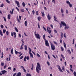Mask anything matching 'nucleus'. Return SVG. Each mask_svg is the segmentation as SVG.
<instances>
[{
	"label": "nucleus",
	"instance_id": "nucleus-3",
	"mask_svg": "<svg viewBox=\"0 0 76 76\" xmlns=\"http://www.w3.org/2000/svg\"><path fill=\"white\" fill-rule=\"evenodd\" d=\"M51 45V48L52 50H55V45H54L53 43H51L50 44Z\"/></svg>",
	"mask_w": 76,
	"mask_h": 76
},
{
	"label": "nucleus",
	"instance_id": "nucleus-24",
	"mask_svg": "<svg viewBox=\"0 0 76 76\" xmlns=\"http://www.w3.org/2000/svg\"><path fill=\"white\" fill-rule=\"evenodd\" d=\"M22 5L23 6V7H25V5H26V4H25V2H23L22 4Z\"/></svg>",
	"mask_w": 76,
	"mask_h": 76
},
{
	"label": "nucleus",
	"instance_id": "nucleus-39",
	"mask_svg": "<svg viewBox=\"0 0 76 76\" xmlns=\"http://www.w3.org/2000/svg\"><path fill=\"white\" fill-rule=\"evenodd\" d=\"M26 56L24 58V60L25 61H26Z\"/></svg>",
	"mask_w": 76,
	"mask_h": 76
},
{
	"label": "nucleus",
	"instance_id": "nucleus-11",
	"mask_svg": "<svg viewBox=\"0 0 76 76\" xmlns=\"http://www.w3.org/2000/svg\"><path fill=\"white\" fill-rule=\"evenodd\" d=\"M1 72L2 75H4V74H5V73H7V71L5 70H2L1 71Z\"/></svg>",
	"mask_w": 76,
	"mask_h": 76
},
{
	"label": "nucleus",
	"instance_id": "nucleus-60",
	"mask_svg": "<svg viewBox=\"0 0 76 76\" xmlns=\"http://www.w3.org/2000/svg\"><path fill=\"white\" fill-rule=\"evenodd\" d=\"M50 1H51L50 0H48V4H49V3H50Z\"/></svg>",
	"mask_w": 76,
	"mask_h": 76
},
{
	"label": "nucleus",
	"instance_id": "nucleus-13",
	"mask_svg": "<svg viewBox=\"0 0 76 76\" xmlns=\"http://www.w3.org/2000/svg\"><path fill=\"white\" fill-rule=\"evenodd\" d=\"M21 76V73L19 72L16 75V76Z\"/></svg>",
	"mask_w": 76,
	"mask_h": 76
},
{
	"label": "nucleus",
	"instance_id": "nucleus-59",
	"mask_svg": "<svg viewBox=\"0 0 76 76\" xmlns=\"http://www.w3.org/2000/svg\"><path fill=\"white\" fill-rule=\"evenodd\" d=\"M21 67L23 69V70L24 69H25V68H24V67H23V66H21Z\"/></svg>",
	"mask_w": 76,
	"mask_h": 76
},
{
	"label": "nucleus",
	"instance_id": "nucleus-53",
	"mask_svg": "<svg viewBox=\"0 0 76 76\" xmlns=\"http://www.w3.org/2000/svg\"><path fill=\"white\" fill-rule=\"evenodd\" d=\"M15 8L16 9H17V10H18V12H19V8H18V7H16Z\"/></svg>",
	"mask_w": 76,
	"mask_h": 76
},
{
	"label": "nucleus",
	"instance_id": "nucleus-38",
	"mask_svg": "<svg viewBox=\"0 0 76 76\" xmlns=\"http://www.w3.org/2000/svg\"><path fill=\"white\" fill-rule=\"evenodd\" d=\"M52 3H53L54 4H56V2H55V0H52Z\"/></svg>",
	"mask_w": 76,
	"mask_h": 76
},
{
	"label": "nucleus",
	"instance_id": "nucleus-22",
	"mask_svg": "<svg viewBox=\"0 0 76 76\" xmlns=\"http://www.w3.org/2000/svg\"><path fill=\"white\" fill-rule=\"evenodd\" d=\"M37 19L39 21H40V20H41V17H38L37 18Z\"/></svg>",
	"mask_w": 76,
	"mask_h": 76
},
{
	"label": "nucleus",
	"instance_id": "nucleus-56",
	"mask_svg": "<svg viewBox=\"0 0 76 76\" xmlns=\"http://www.w3.org/2000/svg\"><path fill=\"white\" fill-rule=\"evenodd\" d=\"M3 18L4 19V20L5 22H6V18L4 17Z\"/></svg>",
	"mask_w": 76,
	"mask_h": 76
},
{
	"label": "nucleus",
	"instance_id": "nucleus-50",
	"mask_svg": "<svg viewBox=\"0 0 76 76\" xmlns=\"http://www.w3.org/2000/svg\"><path fill=\"white\" fill-rule=\"evenodd\" d=\"M6 1H7V3H10V1H9L8 0H6Z\"/></svg>",
	"mask_w": 76,
	"mask_h": 76
},
{
	"label": "nucleus",
	"instance_id": "nucleus-17",
	"mask_svg": "<svg viewBox=\"0 0 76 76\" xmlns=\"http://www.w3.org/2000/svg\"><path fill=\"white\" fill-rule=\"evenodd\" d=\"M42 16H45V14H44V12H42Z\"/></svg>",
	"mask_w": 76,
	"mask_h": 76
},
{
	"label": "nucleus",
	"instance_id": "nucleus-44",
	"mask_svg": "<svg viewBox=\"0 0 76 76\" xmlns=\"http://www.w3.org/2000/svg\"><path fill=\"white\" fill-rule=\"evenodd\" d=\"M21 11L22 12H24V10L23 9H21Z\"/></svg>",
	"mask_w": 76,
	"mask_h": 76
},
{
	"label": "nucleus",
	"instance_id": "nucleus-47",
	"mask_svg": "<svg viewBox=\"0 0 76 76\" xmlns=\"http://www.w3.org/2000/svg\"><path fill=\"white\" fill-rule=\"evenodd\" d=\"M54 43L55 44H56V45H58V44L57 42H56V41H53Z\"/></svg>",
	"mask_w": 76,
	"mask_h": 76
},
{
	"label": "nucleus",
	"instance_id": "nucleus-42",
	"mask_svg": "<svg viewBox=\"0 0 76 76\" xmlns=\"http://www.w3.org/2000/svg\"><path fill=\"white\" fill-rule=\"evenodd\" d=\"M6 33L7 35H9V31H7Z\"/></svg>",
	"mask_w": 76,
	"mask_h": 76
},
{
	"label": "nucleus",
	"instance_id": "nucleus-6",
	"mask_svg": "<svg viewBox=\"0 0 76 76\" xmlns=\"http://www.w3.org/2000/svg\"><path fill=\"white\" fill-rule=\"evenodd\" d=\"M50 29H51V28H50L49 27L47 28V31L49 34H50L52 31Z\"/></svg>",
	"mask_w": 76,
	"mask_h": 76
},
{
	"label": "nucleus",
	"instance_id": "nucleus-20",
	"mask_svg": "<svg viewBox=\"0 0 76 76\" xmlns=\"http://www.w3.org/2000/svg\"><path fill=\"white\" fill-rule=\"evenodd\" d=\"M24 25L26 26H27V21H25Z\"/></svg>",
	"mask_w": 76,
	"mask_h": 76
},
{
	"label": "nucleus",
	"instance_id": "nucleus-61",
	"mask_svg": "<svg viewBox=\"0 0 76 76\" xmlns=\"http://www.w3.org/2000/svg\"><path fill=\"white\" fill-rule=\"evenodd\" d=\"M36 15H38V11H36Z\"/></svg>",
	"mask_w": 76,
	"mask_h": 76
},
{
	"label": "nucleus",
	"instance_id": "nucleus-12",
	"mask_svg": "<svg viewBox=\"0 0 76 76\" xmlns=\"http://www.w3.org/2000/svg\"><path fill=\"white\" fill-rule=\"evenodd\" d=\"M53 17L54 18V20L56 21V22H58V21H57V20H56V19H57V18H56V17L55 16H54Z\"/></svg>",
	"mask_w": 76,
	"mask_h": 76
},
{
	"label": "nucleus",
	"instance_id": "nucleus-58",
	"mask_svg": "<svg viewBox=\"0 0 76 76\" xmlns=\"http://www.w3.org/2000/svg\"><path fill=\"white\" fill-rule=\"evenodd\" d=\"M52 56L54 58L56 59V56L54 55H53Z\"/></svg>",
	"mask_w": 76,
	"mask_h": 76
},
{
	"label": "nucleus",
	"instance_id": "nucleus-55",
	"mask_svg": "<svg viewBox=\"0 0 76 76\" xmlns=\"http://www.w3.org/2000/svg\"><path fill=\"white\" fill-rule=\"evenodd\" d=\"M26 59L28 60L29 59V56H27L26 57Z\"/></svg>",
	"mask_w": 76,
	"mask_h": 76
},
{
	"label": "nucleus",
	"instance_id": "nucleus-27",
	"mask_svg": "<svg viewBox=\"0 0 76 76\" xmlns=\"http://www.w3.org/2000/svg\"><path fill=\"white\" fill-rule=\"evenodd\" d=\"M31 70L34 69V64H32V67L31 68Z\"/></svg>",
	"mask_w": 76,
	"mask_h": 76
},
{
	"label": "nucleus",
	"instance_id": "nucleus-25",
	"mask_svg": "<svg viewBox=\"0 0 76 76\" xmlns=\"http://www.w3.org/2000/svg\"><path fill=\"white\" fill-rule=\"evenodd\" d=\"M61 57L62 58H63L64 59V60H65V57H64V56L63 55L61 54Z\"/></svg>",
	"mask_w": 76,
	"mask_h": 76
},
{
	"label": "nucleus",
	"instance_id": "nucleus-43",
	"mask_svg": "<svg viewBox=\"0 0 76 76\" xmlns=\"http://www.w3.org/2000/svg\"><path fill=\"white\" fill-rule=\"evenodd\" d=\"M10 13L11 14V15H12L13 13V12L12 11H10Z\"/></svg>",
	"mask_w": 76,
	"mask_h": 76
},
{
	"label": "nucleus",
	"instance_id": "nucleus-10",
	"mask_svg": "<svg viewBox=\"0 0 76 76\" xmlns=\"http://www.w3.org/2000/svg\"><path fill=\"white\" fill-rule=\"evenodd\" d=\"M45 45L46 46H49V43H48V40H45Z\"/></svg>",
	"mask_w": 76,
	"mask_h": 76
},
{
	"label": "nucleus",
	"instance_id": "nucleus-4",
	"mask_svg": "<svg viewBox=\"0 0 76 76\" xmlns=\"http://www.w3.org/2000/svg\"><path fill=\"white\" fill-rule=\"evenodd\" d=\"M13 34L14 35V38H16V32H14L13 33L12 32L11 33V35L12 37L13 36Z\"/></svg>",
	"mask_w": 76,
	"mask_h": 76
},
{
	"label": "nucleus",
	"instance_id": "nucleus-48",
	"mask_svg": "<svg viewBox=\"0 0 76 76\" xmlns=\"http://www.w3.org/2000/svg\"><path fill=\"white\" fill-rule=\"evenodd\" d=\"M37 56L38 57H40V55H39L38 53H37Z\"/></svg>",
	"mask_w": 76,
	"mask_h": 76
},
{
	"label": "nucleus",
	"instance_id": "nucleus-30",
	"mask_svg": "<svg viewBox=\"0 0 76 76\" xmlns=\"http://www.w3.org/2000/svg\"><path fill=\"white\" fill-rule=\"evenodd\" d=\"M15 29L16 31V32H18V29L16 27H15Z\"/></svg>",
	"mask_w": 76,
	"mask_h": 76
},
{
	"label": "nucleus",
	"instance_id": "nucleus-40",
	"mask_svg": "<svg viewBox=\"0 0 76 76\" xmlns=\"http://www.w3.org/2000/svg\"><path fill=\"white\" fill-rule=\"evenodd\" d=\"M4 6V4H2L0 6L1 7H3V6Z\"/></svg>",
	"mask_w": 76,
	"mask_h": 76
},
{
	"label": "nucleus",
	"instance_id": "nucleus-23",
	"mask_svg": "<svg viewBox=\"0 0 76 76\" xmlns=\"http://www.w3.org/2000/svg\"><path fill=\"white\" fill-rule=\"evenodd\" d=\"M0 34L1 36H3V33H2V32L1 30H0Z\"/></svg>",
	"mask_w": 76,
	"mask_h": 76
},
{
	"label": "nucleus",
	"instance_id": "nucleus-15",
	"mask_svg": "<svg viewBox=\"0 0 76 76\" xmlns=\"http://www.w3.org/2000/svg\"><path fill=\"white\" fill-rule=\"evenodd\" d=\"M61 39H62V38H63V34L62 32H61Z\"/></svg>",
	"mask_w": 76,
	"mask_h": 76
},
{
	"label": "nucleus",
	"instance_id": "nucleus-21",
	"mask_svg": "<svg viewBox=\"0 0 76 76\" xmlns=\"http://www.w3.org/2000/svg\"><path fill=\"white\" fill-rule=\"evenodd\" d=\"M61 11L62 13H64V10L63 9V8L61 9Z\"/></svg>",
	"mask_w": 76,
	"mask_h": 76
},
{
	"label": "nucleus",
	"instance_id": "nucleus-36",
	"mask_svg": "<svg viewBox=\"0 0 76 76\" xmlns=\"http://www.w3.org/2000/svg\"><path fill=\"white\" fill-rule=\"evenodd\" d=\"M6 31V30H4V29H3V32L4 34H5Z\"/></svg>",
	"mask_w": 76,
	"mask_h": 76
},
{
	"label": "nucleus",
	"instance_id": "nucleus-2",
	"mask_svg": "<svg viewBox=\"0 0 76 76\" xmlns=\"http://www.w3.org/2000/svg\"><path fill=\"white\" fill-rule=\"evenodd\" d=\"M61 23L63 26H65V28L64 29H69V26H66V24L64 22H62V21H61Z\"/></svg>",
	"mask_w": 76,
	"mask_h": 76
},
{
	"label": "nucleus",
	"instance_id": "nucleus-32",
	"mask_svg": "<svg viewBox=\"0 0 76 76\" xmlns=\"http://www.w3.org/2000/svg\"><path fill=\"white\" fill-rule=\"evenodd\" d=\"M61 51H64V48H63V47H61Z\"/></svg>",
	"mask_w": 76,
	"mask_h": 76
},
{
	"label": "nucleus",
	"instance_id": "nucleus-29",
	"mask_svg": "<svg viewBox=\"0 0 76 76\" xmlns=\"http://www.w3.org/2000/svg\"><path fill=\"white\" fill-rule=\"evenodd\" d=\"M8 18L9 19H10V15H8Z\"/></svg>",
	"mask_w": 76,
	"mask_h": 76
},
{
	"label": "nucleus",
	"instance_id": "nucleus-9",
	"mask_svg": "<svg viewBox=\"0 0 76 76\" xmlns=\"http://www.w3.org/2000/svg\"><path fill=\"white\" fill-rule=\"evenodd\" d=\"M15 3H16V4H17V5L18 7H20V5H19V1H15Z\"/></svg>",
	"mask_w": 76,
	"mask_h": 76
},
{
	"label": "nucleus",
	"instance_id": "nucleus-1",
	"mask_svg": "<svg viewBox=\"0 0 76 76\" xmlns=\"http://www.w3.org/2000/svg\"><path fill=\"white\" fill-rule=\"evenodd\" d=\"M37 67H36V71L37 73H39V71H40L41 70V65L39 64V63L38 62L37 63Z\"/></svg>",
	"mask_w": 76,
	"mask_h": 76
},
{
	"label": "nucleus",
	"instance_id": "nucleus-37",
	"mask_svg": "<svg viewBox=\"0 0 76 76\" xmlns=\"http://www.w3.org/2000/svg\"><path fill=\"white\" fill-rule=\"evenodd\" d=\"M15 53L16 54H18L19 53V52L17 51L16 50H15Z\"/></svg>",
	"mask_w": 76,
	"mask_h": 76
},
{
	"label": "nucleus",
	"instance_id": "nucleus-63",
	"mask_svg": "<svg viewBox=\"0 0 76 76\" xmlns=\"http://www.w3.org/2000/svg\"><path fill=\"white\" fill-rule=\"evenodd\" d=\"M23 70L24 72H26V70L25 69H23Z\"/></svg>",
	"mask_w": 76,
	"mask_h": 76
},
{
	"label": "nucleus",
	"instance_id": "nucleus-41",
	"mask_svg": "<svg viewBox=\"0 0 76 76\" xmlns=\"http://www.w3.org/2000/svg\"><path fill=\"white\" fill-rule=\"evenodd\" d=\"M74 75L75 76H76V72L75 71L74 72V73H73Z\"/></svg>",
	"mask_w": 76,
	"mask_h": 76
},
{
	"label": "nucleus",
	"instance_id": "nucleus-57",
	"mask_svg": "<svg viewBox=\"0 0 76 76\" xmlns=\"http://www.w3.org/2000/svg\"><path fill=\"white\" fill-rule=\"evenodd\" d=\"M60 24V28H61L62 27V25L61 24V23H59Z\"/></svg>",
	"mask_w": 76,
	"mask_h": 76
},
{
	"label": "nucleus",
	"instance_id": "nucleus-28",
	"mask_svg": "<svg viewBox=\"0 0 76 76\" xmlns=\"http://www.w3.org/2000/svg\"><path fill=\"white\" fill-rule=\"evenodd\" d=\"M29 53H31V51H32V50L30 48H29Z\"/></svg>",
	"mask_w": 76,
	"mask_h": 76
},
{
	"label": "nucleus",
	"instance_id": "nucleus-35",
	"mask_svg": "<svg viewBox=\"0 0 76 76\" xmlns=\"http://www.w3.org/2000/svg\"><path fill=\"white\" fill-rule=\"evenodd\" d=\"M26 76H31V75L27 73L26 75Z\"/></svg>",
	"mask_w": 76,
	"mask_h": 76
},
{
	"label": "nucleus",
	"instance_id": "nucleus-5",
	"mask_svg": "<svg viewBox=\"0 0 76 76\" xmlns=\"http://www.w3.org/2000/svg\"><path fill=\"white\" fill-rule=\"evenodd\" d=\"M66 3H67V4H68L69 6L70 7H72V5L70 4V2L68 1H66Z\"/></svg>",
	"mask_w": 76,
	"mask_h": 76
},
{
	"label": "nucleus",
	"instance_id": "nucleus-26",
	"mask_svg": "<svg viewBox=\"0 0 76 76\" xmlns=\"http://www.w3.org/2000/svg\"><path fill=\"white\" fill-rule=\"evenodd\" d=\"M58 69H59V71L61 72H63V71L62 69L60 68H58Z\"/></svg>",
	"mask_w": 76,
	"mask_h": 76
},
{
	"label": "nucleus",
	"instance_id": "nucleus-19",
	"mask_svg": "<svg viewBox=\"0 0 76 76\" xmlns=\"http://www.w3.org/2000/svg\"><path fill=\"white\" fill-rule=\"evenodd\" d=\"M45 34H44L43 36V38L44 39V40H45H45H46V39L45 38Z\"/></svg>",
	"mask_w": 76,
	"mask_h": 76
},
{
	"label": "nucleus",
	"instance_id": "nucleus-52",
	"mask_svg": "<svg viewBox=\"0 0 76 76\" xmlns=\"http://www.w3.org/2000/svg\"><path fill=\"white\" fill-rule=\"evenodd\" d=\"M54 32L55 33H56V34H57V31L56 30H54Z\"/></svg>",
	"mask_w": 76,
	"mask_h": 76
},
{
	"label": "nucleus",
	"instance_id": "nucleus-64",
	"mask_svg": "<svg viewBox=\"0 0 76 76\" xmlns=\"http://www.w3.org/2000/svg\"><path fill=\"white\" fill-rule=\"evenodd\" d=\"M16 75V73H14V75H13V76H15Z\"/></svg>",
	"mask_w": 76,
	"mask_h": 76
},
{
	"label": "nucleus",
	"instance_id": "nucleus-34",
	"mask_svg": "<svg viewBox=\"0 0 76 76\" xmlns=\"http://www.w3.org/2000/svg\"><path fill=\"white\" fill-rule=\"evenodd\" d=\"M1 66H4V63H3V62H2L1 63Z\"/></svg>",
	"mask_w": 76,
	"mask_h": 76
},
{
	"label": "nucleus",
	"instance_id": "nucleus-18",
	"mask_svg": "<svg viewBox=\"0 0 76 76\" xmlns=\"http://www.w3.org/2000/svg\"><path fill=\"white\" fill-rule=\"evenodd\" d=\"M67 51L68 53L69 54H71V52L70 51V50H67Z\"/></svg>",
	"mask_w": 76,
	"mask_h": 76
},
{
	"label": "nucleus",
	"instance_id": "nucleus-31",
	"mask_svg": "<svg viewBox=\"0 0 76 76\" xmlns=\"http://www.w3.org/2000/svg\"><path fill=\"white\" fill-rule=\"evenodd\" d=\"M13 48H12L11 51V53L12 54H13Z\"/></svg>",
	"mask_w": 76,
	"mask_h": 76
},
{
	"label": "nucleus",
	"instance_id": "nucleus-33",
	"mask_svg": "<svg viewBox=\"0 0 76 76\" xmlns=\"http://www.w3.org/2000/svg\"><path fill=\"white\" fill-rule=\"evenodd\" d=\"M64 45L65 48H66V45L64 42Z\"/></svg>",
	"mask_w": 76,
	"mask_h": 76
},
{
	"label": "nucleus",
	"instance_id": "nucleus-49",
	"mask_svg": "<svg viewBox=\"0 0 76 76\" xmlns=\"http://www.w3.org/2000/svg\"><path fill=\"white\" fill-rule=\"evenodd\" d=\"M23 58V56H21V57L20 58V60H22V58Z\"/></svg>",
	"mask_w": 76,
	"mask_h": 76
},
{
	"label": "nucleus",
	"instance_id": "nucleus-14",
	"mask_svg": "<svg viewBox=\"0 0 76 76\" xmlns=\"http://www.w3.org/2000/svg\"><path fill=\"white\" fill-rule=\"evenodd\" d=\"M30 55V57H31V58H33L34 57V56H33V54L31 53H29Z\"/></svg>",
	"mask_w": 76,
	"mask_h": 76
},
{
	"label": "nucleus",
	"instance_id": "nucleus-46",
	"mask_svg": "<svg viewBox=\"0 0 76 76\" xmlns=\"http://www.w3.org/2000/svg\"><path fill=\"white\" fill-rule=\"evenodd\" d=\"M32 12L33 15H34V14H35V11H34V10H33V11H32Z\"/></svg>",
	"mask_w": 76,
	"mask_h": 76
},
{
	"label": "nucleus",
	"instance_id": "nucleus-54",
	"mask_svg": "<svg viewBox=\"0 0 76 76\" xmlns=\"http://www.w3.org/2000/svg\"><path fill=\"white\" fill-rule=\"evenodd\" d=\"M0 26L1 28H2V29L3 28V26L2 25H1Z\"/></svg>",
	"mask_w": 76,
	"mask_h": 76
},
{
	"label": "nucleus",
	"instance_id": "nucleus-51",
	"mask_svg": "<svg viewBox=\"0 0 76 76\" xmlns=\"http://www.w3.org/2000/svg\"><path fill=\"white\" fill-rule=\"evenodd\" d=\"M38 28H39V29H40V26H39V23H38Z\"/></svg>",
	"mask_w": 76,
	"mask_h": 76
},
{
	"label": "nucleus",
	"instance_id": "nucleus-7",
	"mask_svg": "<svg viewBox=\"0 0 76 76\" xmlns=\"http://www.w3.org/2000/svg\"><path fill=\"white\" fill-rule=\"evenodd\" d=\"M35 36L37 38H38V39H40V36L39 35V34H35Z\"/></svg>",
	"mask_w": 76,
	"mask_h": 76
},
{
	"label": "nucleus",
	"instance_id": "nucleus-8",
	"mask_svg": "<svg viewBox=\"0 0 76 76\" xmlns=\"http://www.w3.org/2000/svg\"><path fill=\"white\" fill-rule=\"evenodd\" d=\"M47 18H48L49 20H50V19H51V15H50V14H49V13L48 14V15L47 16Z\"/></svg>",
	"mask_w": 76,
	"mask_h": 76
},
{
	"label": "nucleus",
	"instance_id": "nucleus-62",
	"mask_svg": "<svg viewBox=\"0 0 76 76\" xmlns=\"http://www.w3.org/2000/svg\"><path fill=\"white\" fill-rule=\"evenodd\" d=\"M7 67V65H5V66H4V68L5 69Z\"/></svg>",
	"mask_w": 76,
	"mask_h": 76
},
{
	"label": "nucleus",
	"instance_id": "nucleus-45",
	"mask_svg": "<svg viewBox=\"0 0 76 76\" xmlns=\"http://www.w3.org/2000/svg\"><path fill=\"white\" fill-rule=\"evenodd\" d=\"M17 20L18 22H19V23H20V21L19 20V18H18V16L17 17Z\"/></svg>",
	"mask_w": 76,
	"mask_h": 76
},
{
	"label": "nucleus",
	"instance_id": "nucleus-16",
	"mask_svg": "<svg viewBox=\"0 0 76 76\" xmlns=\"http://www.w3.org/2000/svg\"><path fill=\"white\" fill-rule=\"evenodd\" d=\"M24 49L26 51V50H27V45H25L24 46Z\"/></svg>",
	"mask_w": 76,
	"mask_h": 76
}]
</instances>
